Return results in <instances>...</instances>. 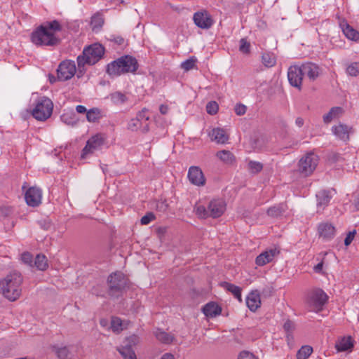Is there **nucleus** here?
I'll return each mask as SVG.
<instances>
[{
    "mask_svg": "<svg viewBox=\"0 0 359 359\" xmlns=\"http://www.w3.org/2000/svg\"><path fill=\"white\" fill-rule=\"evenodd\" d=\"M262 62L265 67H271L276 65V59L273 53H264L262 56Z\"/></svg>",
    "mask_w": 359,
    "mask_h": 359,
    "instance_id": "obj_33",
    "label": "nucleus"
},
{
    "mask_svg": "<svg viewBox=\"0 0 359 359\" xmlns=\"http://www.w3.org/2000/svg\"><path fill=\"white\" fill-rule=\"evenodd\" d=\"M248 168H249V170H250L251 172H252V173H257V172H260L262 170L263 165L259 162L250 161L248 163Z\"/></svg>",
    "mask_w": 359,
    "mask_h": 359,
    "instance_id": "obj_43",
    "label": "nucleus"
},
{
    "mask_svg": "<svg viewBox=\"0 0 359 359\" xmlns=\"http://www.w3.org/2000/svg\"><path fill=\"white\" fill-rule=\"evenodd\" d=\"M111 328L114 332H119L123 330V322L118 317H113L111 320Z\"/></svg>",
    "mask_w": 359,
    "mask_h": 359,
    "instance_id": "obj_38",
    "label": "nucleus"
},
{
    "mask_svg": "<svg viewBox=\"0 0 359 359\" xmlns=\"http://www.w3.org/2000/svg\"><path fill=\"white\" fill-rule=\"evenodd\" d=\"M353 346V340L351 336L339 337L335 344V348L338 352L351 351Z\"/></svg>",
    "mask_w": 359,
    "mask_h": 359,
    "instance_id": "obj_21",
    "label": "nucleus"
},
{
    "mask_svg": "<svg viewBox=\"0 0 359 359\" xmlns=\"http://www.w3.org/2000/svg\"><path fill=\"white\" fill-rule=\"evenodd\" d=\"M217 156L223 162L227 164H231L234 161V156L231 152L227 150H222L217 153Z\"/></svg>",
    "mask_w": 359,
    "mask_h": 359,
    "instance_id": "obj_32",
    "label": "nucleus"
},
{
    "mask_svg": "<svg viewBox=\"0 0 359 359\" xmlns=\"http://www.w3.org/2000/svg\"><path fill=\"white\" fill-rule=\"evenodd\" d=\"M318 163V157L313 153L306 154L299 161V171L304 176L311 175Z\"/></svg>",
    "mask_w": 359,
    "mask_h": 359,
    "instance_id": "obj_9",
    "label": "nucleus"
},
{
    "mask_svg": "<svg viewBox=\"0 0 359 359\" xmlns=\"http://www.w3.org/2000/svg\"><path fill=\"white\" fill-rule=\"evenodd\" d=\"M287 210V205L284 203H281L277 205H274L273 207L269 208L267 210L268 215L273 217H278L283 212H285Z\"/></svg>",
    "mask_w": 359,
    "mask_h": 359,
    "instance_id": "obj_28",
    "label": "nucleus"
},
{
    "mask_svg": "<svg viewBox=\"0 0 359 359\" xmlns=\"http://www.w3.org/2000/svg\"><path fill=\"white\" fill-rule=\"evenodd\" d=\"M279 254L280 250L277 248L268 249L256 257L255 263L259 266H264L266 264L271 262Z\"/></svg>",
    "mask_w": 359,
    "mask_h": 359,
    "instance_id": "obj_16",
    "label": "nucleus"
},
{
    "mask_svg": "<svg viewBox=\"0 0 359 359\" xmlns=\"http://www.w3.org/2000/svg\"><path fill=\"white\" fill-rule=\"evenodd\" d=\"M76 71L75 62L71 60L62 61L57 69V79L65 81L72 79Z\"/></svg>",
    "mask_w": 359,
    "mask_h": 359,
    "instance_id": "obj_10",
    "label": "nucleus"
},
{
    "mask_svg": "<svg viewBox=\"0 0 359 359\" xmlns=\"http://www.w3.org/2000/svg\"><path fill=\"white\" fill-rule=\"evenodd\" d=\"M104 320H100V324H101L102 325H104Z\"/></svg>",
    "mask_w": 359,
    "mask_h": 359,
    "instance_id": "obj_60",
    "label": "nucleus"
},
{
    "mask_svg": "<svg viewBox=\"0 0 359 359\" xmlns=\"http://www.w3.org/2000/svg\"><path fill=\"white\" fill-rule=\"evenodd\" d=\"M48 78H49V81L51 83H53L56 81L57 79L52 74H49L48 75Z\"/></svg>",
    "mask_w": 359,
    "mask_h": 359,
    "instance_id": "obj_59",
    "label": "nucleus"
},
{
    "mask_svg": "<svg viewBox=\"0 0 359 359\" xmlns=\"http://www.w3.org/2000/svg\"><path fill=\"white\" fill-rule=\"evenodd\" d=\"M156 339L161 344H170L175 340V336L161 328H156L153 332Z\"/></svg>",
    "mask_w": 359,
    "mask_h": 359,
    "instance_id": "obj_22",
    "label": "nucleus"
},
{
    "mask_svg": "<svg viewBox=\"0 0 359 359\" xmlns=\"http://www.w3.org/2000/svg\"><path fill=\"white\" fill-rule=\"evenodd\" d=\"M208 135L211 140L217 144H225L229 140V135L226 134V131L220 128H213Z\"/></svg>",
    "mask_w": 359,
    "mask_h": 359,
    "instance_id": "obj_24",
    "label": "nucleus"
},
{
    "mask_svg": "<svg viewBox=\"0 0 359 359\" xmlns=\"http://www.w3.org/2000/svg\"><path fill=\"white\" fill-rule=\"evenodd\" d=\"M346 73L351 76H357L359 74V62L351 63L346 68Z\"/></svg>",
    "mask_w": 359,
    "mask_h": 359,
    "instance_id": "obj_40",
    "label": "nucleus"
},
{
    "mask_svg": "<svg viewBox=\"0 0 359 359\" xmlns=\"http://www.w3.org/2000/svg\"><path fill=\"white\" fill-rule=\"evenodd\" d=\"M101 117V111L97 108H93L88 110L86 114V118L88 121L91 123L98 121Z\"/></svg>",
    "mask_w": 359,
    "mask_h": 359,
    "instance_id": "obj_34",
    "label": "nucleus"
},
{
    "mask_svg": "<svg viewBox=\"0 0 359 359\" xmlns=\"http://www.w3.org/2000/svg\"><path fill=\"white\" fill-rule=\"evenodd\" d=\"M159 111L161 112V114L163 115H165L168 113L169 111V107L168 105H165V104H161L159 107Z\"/></svg>",
    "mask_w": 359,
    "mask_h": 359,
    "instance_id": "obj_52",
    "label": "nucleus"
},
{
    "mask_svg": "<svg viewBox=\"0 0 359 359\" xmlns=\"http://www.w3.org/2000/svg\"><path fill=\"white\" fill-rule=\"evenodd\" d=\"M193 20L198 27L203 29H210L214 24L211 15L205 9L196 12L193 15Z\"/></svg>",
    "mask_w": 359,
    "mask_h": 359,
    "instance_id": "obj_12",
    "label": "nucleus"
},
{
    "mask_svg": "<svg viewBox=\"0 0 359 359\" xmlns=\"http://www.w3.org/2000/svg\"><path fill=\"white\" fill-rule=\"evenodd\" d=\"M327 300V295L320 288L313 290L309 297V303L315 311H320Z\"/></svg>",
    "mask_w": 359,
    "mask_h": 359,
    "instance_id": "obj_11",
    "label": "nucleus"
},
{
    "mask_svg": "<svg viewBox=\"0 0 359 359\" xmlns=\"http://www.w3.org/2000/svg\"><path fill=\"white\" fill-rule=\"evenodd\" d=\"M42 192L39 188L30 187L25 193V201L28 205L36 207L41 203Z\"/></svg>",
    "mask_w": 359,
    "mask_h": 359,
    "instance_id": "obj_15",
    "label": "nucleus"
},
{
    "mask_svg": "<svg viewBox=\"0 0 359 359\" xmlns=\"http://www.w3.org/2000/svg\"><path fill=\"white\" fill-rule=\"evenodd\" d=\"M304 72L302 70V65H292L289 67L287 72V78L291 86L301 89Z\"/></svg>",
    "mask_w": 359,
    "mask_h": 359,
    "instance_id": "obj_13",
    "label": "nucleus"
},
{
    "mask_svg": "<svg viewBox=\"0 0 359 359\" xmlns=\"http://www.w3.org/2000/svg\"><path fill=\"white\" fill-rule=\"evenodd\" d=\"M138 68L137 60L130 55H124L107 65V72L112 77L128 72L134 73Z\"/></svg>",
    "mask_w": 359,
    "mask_h": 359,
    "instance_id": "obj_4",
    "label": "nucleus"
},
{
    "mask_svg": "<svg viewBox=\"0 0 359 359\" xmlns=\"http://www.w3.org/2000/svg\"><path fill=\"white\" fill-rule=\"evenodd\" d=\"M247 107L243 104H237L234 107L235 113L238 116H242L245 114Z\"/></svg>",
    "mask_w": 359,
    "mask_h": 359,
    "instance_id": "obj_48",
    "label": "nucleus"
},
{
    "mask_svg": "<svg viewBox=\"0 0 359 359\" xmlns=\"http://www.w3.org/2000/svg\"><path fill=\"white\" fill-rule=\"evenodd\" d=\"M53 104L50 99L43 96L36 101L35 107L32 111V115L38 121H46L53 113Z\"/></svg>",
    "mask_w": 359,
    "mask_h": 359,
    "instance_id": "obj_7",
    "label": "nucleus"
},
{
    "mask_svg": "<svg viewBox=\"0 0 359 359\" xmlns=\"http://www.w3.org/2000/svg\"><path fill=\"white\" fill-rule=\"evenodd\" d=\"M302 70L310 81H315L321 74V69L313 62H306L302 65Z\"/></svg>",
    "mask_w": 359,
    "mask_h": 359,
    "instance_id": "obj_18",
    "label": "nucleus"
},
{
    "mask_svg": "<svg viewBox=\"0 0 359 359\" xmlns=\"http://www.w3.org/2000/svg\"><path fill=\"white\" fill-rule=\"evenodd\" d=\"M197 60L194 57L185 60L181 64V67L185 71H189L196 67V62Z\"/></svg>",
    "mask_w": 359,
    "mask_h": 359,
    "instance_id": "obj_41",
    "label": "nucleus"
},
{
    "mask_svg": "<svg viewBox=\"0 0 359 359\" xmlns=\"http://www.w3.org/2000/svg\"><path fill=\"white\" fill-rule=\"evenodd\" d=\"M112 40L118 45H121L124 42L123 38L120 36H114Z\"/></svg>",
    "mask_w": 359,
    "mask_h": 359,
    "instance_id": "obj_55",
    "label": "nucleus"
},
{
    "mask_svg": "<svg viewBox=\"0 0 359 359\" xmlns=\"http://www.w3.org/2000/svg\"><path fill=\"white\" fill-rule=\"evenodd\" d=\"M342 30L345 36L353 41H356L359 39V32L354 29L349 25L346 24L343 25Z\"/></svg>",
    "mask_w": 359,
    "mask_h": 359,
    "instance_id": "obj_30",
    "label": "nucleus"
},
{
    "mask_svg": "<svg viewBox=\"0 0 359 359\" xmlns=\"http://www.w3.org/2000/svg\"><path fill=\"white\" fill-rule=\"evenodd\" d=\"M202 312L208 318H215L221 314L222 308L215 302H210L202 308Z\"/></svg>",
    "mask_w": 359,
    "mask_h": 359,
    "instance_id": "obj_23",
    "label": "nucleus"
},
{
    "mask_svg": "<svg viewBox=\"0 0 359 359\" xmlns=\"http://www.w3.org/2000/svg\"><path fill=\"white\" fill-rule=\"evenodd\" d=\"M108 294L112 298L119 297L127 285V278L121 272L111 274L107 279Z\"/></svg>",
    "mask_w": 359,
    "mask_h": 359,
    "instance_id": "obj_6",
    "label": "nucleus"
},
{
    "mask_svg": "<svg viewBox=\"0 0 359 359\" xmlns=\"http://www.w3.org/2000/svg\"><path fill=\"white\" fill-rule=\"evenodd\" d=\"M155 219V215L153 212H147L144 216L141 218V224L143 225L149 224L151 221Z\"/></svg>",
    "mask_w": 359,
    "mask_h": 359,
    "instance_id": "obj_47",
    "label": "nucleus"
},
{
    "mask_svg": "<svg viewBox=\"0 0 359 359\" xmlns=\"http://www.w3.org/2000/svg\"><path fill=\"white\" fill-rule=\"evenodd\" d=\"M226 210V203L222 199H214L209 202L208 207L198 205L196 207V214L198 217L217 218L223 215Z\"/></svg>",
    "mask_w": 359,
    "mask_h": 359,
    "instance_id": "obj_5",
    "label": "nucleus"
},
{
    "mask_svg": "<svg viewBox=\"0 0 359 359\" xmlns=\"http://www.w3.org/2000/svg\"><path fill=\"white\" fill-rule=\"evenodd\" d=\"M111 100L115 104H122L127 101L126 95L121 92H115L110 95Z\"/></svg>",
    "mask_w": 359,
    "mask_h": 359,
    "instance_id": "obj_35",
    "label": "nucleus"
},
{
    "mask_svg": "<svg viewBox=\"0 0 359 359\" xmlns=\"http://www.w3.org/2000/svg\"><path fill=\"white\" fill-rule=\"evenodd\" d=\"M295 123L298 127L301 128L304 125V119L301 117H298L296 118Z\"/></svg>",
    "mask_w": 359,
    "mask_h": 359,
    "instance_id": "obj_57",
    "label": "nucleus"
},
{
    "mask_svg": "<svg viewBox=\"0 0 359 359\" xmlns=\"http://www.w3.org/2000/svg\"><path fill=\"white\" fill-rule=\"evenodd\" d=\"M218 104L215 101L210 102L206 105V111L211 115L215 114L218 111Z\"/></svg>",
    "mask_w": 359,
    "mask_h": 359,
    "instance_id": "obj_44",
    "label": "nucleus"
},
{
    "mask_svg": "<svg viewBox=\"0 0 359 359\" xmlns=\"http://www.w3.org/2000/svg\"><path fill=\"white\" fill-rule=\"evenodd\" d=\"M104 48L100 43H93L86 47L81 55L77 57L79 74L85 72V65H93L102 59Z\"/></svg>",
    "mask_w": 359,
    "mask_h": 359,
    "instance_id": "obj_3",
    "label": "nucleus"
},
{
    "mask_svg": "<svg viewBox=\"0 0 359 359\" xmlns=\"http://www.w3.org/2000/svg\"><path fill=\"white\" fill-rule=\"evenodd\" d=\"M350 130L351 128L346 125L341 123L332 127L334 134L343 141H348L349 140Z\"/></svg>",
    "mask_w": 359,
    "mask_h": 359,
    "instance_id": "obj_26",
    "label": "nucleus"
},
{
    "mask_svg": "<svg viewBox=\"0 0 359 359\" xmlns=\"http://www.w3.org/2000/svg\"><path fill=\"white\" fill-rule=\"evenodd\" d=\"M313 352L310 346H303L297 353V359H307Z\"/></svg>",
    "mask_w": 359,
    "mask_h": 359,
    "instance_id": "obj_36",
    "label": "nucleus"
},
{
    "mask_svg": "<svg viewBox=\"0 0 359 359\" xmlns=\"http://www.w3.org/2000/svg\"><path fill=\"white\" fill-rule=\"evenodd\" d=\"M250 43L245 39H241L240 40V47L239 50L241 52L243 53H250Z\"/></svg>",
    "mask_w": 359,
    "mask_h": 359,
    "instance_id": "obj_46",
    "label": "nucleus"
},
{
    "mask_svg": "<svg viewBox=\"0 0 359 359\" xmlns=\"http://www.w3.org/2000/svg\"><path fill=\"white\" fill-rule=\"evenodd\" d=\"M355 233H356L355 230L348 232V233L346 235V237L345 238V240H344V244L346 246H348L351 243V242L353 241V240L354 238Z\"/></svg>",
    "mask_w": 359,
    "mask_h": 359,
    "instance_id": "obj_50",
    "label": "nucleus"
},
{
    "mask_svg": "<svg viewBox=\"0 0 359 359\" xmlns=\"http://www.w3.org/2000/svg\"><path fill=\"white\" fill-rule=\"evenodd\" d=\"M76 111L79 114H84V113L87 114V111H88L86 108L84 106H83V105H78V106H76Z\"/></svg>",
    "mask_w": 359,
    "mask_h": 359,
    "instance_id": "obj_53",
    "label": "nucleus"
},
{
    "mask_svg": "<svg viewBox=\"0 0 359 359\" xmlns=\"http://www.w3.org/2000/svg\"><path fill=\"white\" fill-rule=\"evenodd\" d=\"M246 304L251 311H256L261 306L260 294L258 291L250 292L246 298Z\"/></svg>",
    "mask_w": 359,
    "mask_h": 359,
    "instance_id": "obj_25",
    "label": "nucleus"
},
{
    "mask_svg": "<svg viewBox=\"0 0 359 359\" xmlns=\"http://www.w3.org/2000/svg\"><path fill=\"white\" fill-rule=\"evenodd\" d=\"M318 231L320 238L328 241L334 238L335 228L330 223H321L318 225Z\"/></svg>",
    "mask_w": 359,
    "mask_h": 359,
    "instance_id": "obj_20",
    "label": "nucleus"
},
{
    "mask_svg": "<svg viewBox=\"0 0 359 359\" xmlns=\"http://www.w3.org/2000/svg\"><path fill=\"white\" fill-rule=\"evenodd\" d=\"M21 261L22 263L30 267L33 266V256L28 252H25L21 255Z\"/></svg>",
    "mask_w": 359,
    "mask_h": 359,
    "instance_id": "obj_42",
    "label": "nucleus"
},
{
    "mask_svg": "<svg viewBox=\"0 0 359 359\" xmlns=\"http://www.w3.org/2000/svg\"><path fill=\"white\" fill-rule=\"evenodd\" d=\"M332 196L330 191L321 190L316 194L317 199V212H322L325 208L329 205Z\"/></svg>",
    "mask_w": 359,
    "mask_h": 359,
    "instance_id": "obj_19",
    "label": "nucleus"
},
{
    "mask_svg": "<svg viewBox=\"0 0 359 359\" xmlns=\"http://www.w3.org/2000/svg\"><path fill=\"white\" fill-rule=\"evenodd\" d=\"M222 285L224 286V287L228 290L229 292H230L231 293H232V294H233V296L239 301V302H242V298H241V288L238 286H236L233 284H231V283H227V282H224L222 283Z\"/></svg>",
    "mask_w": 359,
    "mask_h": 359,
    "instance_id": "obj_29",
    "label": "nucleus"
},
{
    "mask_svg": "<svg viewBox=\"0 0 359 359\" xmlns=\"http://www.w3.org/2000/svg\"><path fill=\"white\" fill-rule=\"evenodd\" d=\"M90 24L93 30L101 28L104 24L102 15L100 13L94 15L91 18Z\"/></svg>",
    "mask_w": 359,
    "mask_h": 359,
    "instance_id": "obj_37",
    "label": "nucleus"
},
{
    "mask_svg": "<svg viewBox=\"0 0 359 359\" xmlns=\"http://www.w3.org/2000/svg\"><path fill=\"white\" fill-rule=\"evenodd\" d=\"M35 266L39 270H46L48 266L46 256L43 255H36L33 263V266Z\"/></svg>",
    "mask_w": 359,
    "mask_h": 359,
    "instance_id": "obj_31",
    "label": "nucleus"
},
{
    "mask_svg": "<svg viewBox=\"0 0 359 359\" xmlns=\"http://www.w3.org/2000/svg\"><path fill=\"white\" fill-rule=\"evenodd\" d=\"M323 263H318L316 266H314V270L316 272H320L323 269Z\"/></svg>",
    "mask_w": 359,
    "mask_h": 359,
    "instance_id": "obj_58",
    "label": "nucleus"
},
{
    "mask_svg": "<svg viewBox=\"0 0 359 359\" xmlns=\"http://www.w3.org/2000/svg\"><path fill=\"white\" fill-rule=\"evenodd\" d=\"M104 142V140L102 135L97 134L90 138L83 148L81 154V158H84L85 156L90 153L101 148Z\"/></svg>",
    "mask_w": 359,
    "mask_h": 359,
    "instance_id": "obj_14",
    "label": "nucleus"
},
{
    "mask_svg": "<svg viewBox=\"0 0 359 359\" xmlns=\"http://www.w3.org/2000/svg\"><path fill=\"white\" fill-rule=\"evenodd\" d=\"M283 328L285 331L287 333V337H289V334L293 331L294 329V323L290 320H287L283 325Z\"/></svg>",
    "mask_w": 359,
    "mask_h": 359,
    "instance_id": "obj_49",
    "label": "nucleus"
},
{
    "mask_svg": "<svg viewBox=\"0 0 359 359\" xmlns=\"http://www.w3.org/2000/svg\"><path fill=\"white\" fill-rule=\"evenodd\" d=\"M161 359H175V357L172 353H164L161 357Z\"/></svg>",
    "mask_w": 359,
    "mask_h": 359,
    "instance_id": "obj_56",
    "label": "nucleus"
},
{
    "mask_svg": "<svg viewBox=\"0 0 359 359\" xmlns=\"http://www.w3.org/2000/svg\"><path fill=\"white\" fill-rule=\"evenodd\" d=\"M188 178L191 184L196 186L205 184V180L201 168L197 166H191L188 171Z\"/></svg>",
    "mask_w": 359,
    "mask_h": 359,
    "instance_id": "obj_17",
    "label": "nucleus"
},
{
    "mask_svg": "<svg viewBox=\"0 0 359 359\" xmlns=\"http://www.w3.org/2000/svg\"><path fill=\"white\" fill-rule=\"evenodd\" d=\"M145 108L139 111L135 118L129 121L127 128L133 132L140 130L143 133H147L149 130V116Z\"/></svg>",
    "mask_w": 359,
    "mask_h": 359,
    "instance_id": "obj_8",
    "label": "nucleus"
},
{
    "mask_svg": "<svg viewBox=\"0 0 359 359\" xmlns=\"http://www.w3.org/2000/svg\"><path fill=\"white\" fill-rule=\"evenodd\" d=\"M238 359H258L255 355L248 351H243L240 353Z\"/></svg>",
    "mask_w": 359,
    "mask_h": 359,
    "instance_id": "obj_51",
    "label": "nucleus"
},
{
    "mask_svg": "<svg viewBox=\"0 0 359 359\" xmlns=\"http://www.w3.org/2000/svg\"><path fill=\"white\" fill-rule=\"evenodd\" d=\"M129 341L133 344H136L139 342L140 338L137 335H132L128 339Z\"/></svg>",
    "mask_w": 359,
    "mask_h": 359,
    "instance_id": "obj_54",
    "label": "nucleus"
},
{
    "mask_svg": "<svg viewBox=\"0 0 359 359\" xmlns=\"http://www.w3.org/2000/svg\"><path fill=\"white\" fill-rule=\"evenodd\" d=\"M344 113L343 108L340 107H333L329 112L323 116V121L325 123H330L333 119L341 116Z\"/></svg>",
    "mask_w": 359,
    "mask_h": 359,
    "instance_id": "obj_27",
    "label": "nucleus"
},
{
    "mask_svg": "<svg viewBox=\"0 0 359 359\" xmlns=\"http://www.w3.org/2000/svg\"><path fill=\"white\" fill-rule=\"evenodd\" d=\"M55 353L59 359H67L69 355V350L66 346L57 348H55Z\"/></svg>",
    "mask_w": 359,
    "mask_h": 359,
    "instance_id": "obj_45",
    "label": "nucleus"
},
{
    "mask_svg": "<svg viewBox=\"0 0 359 359\" xmlns=\"http://www.w3.org/2000/svg\"><path fill=\"white\" fill-rule=\"evenodd\" d=\"M119 352L124 359H137L134 351L130 346L123 347Z\"/></svg>",
    "mask_w": 359,
    "mask_h": 359,
    "instance_id": "obj_39",
    "label": "nucleus"
},
{
    "mask_svg": "<svg viewBox=\"0 0 359 359\" xmlns=\"http://www.w3.org/2000/svg\"><path fill=\"white\" fill-rule=\"evenodd\" d=\"M22 277L20 272L13 271L0 279V293L10 301L17 300L21 295Z\"/></svg>",
    "mask_w": 359,
    "mask_h": 359,
    "instance_id": "obj_2",
    "label": "nucleus"
},
{
    "mask_svg": "<svg viewBox=\"0 0 359 359\" xmlns=\"http://www.w3.org/2000/svg\"><path fill=\"white\" fill-rule=\"evenodd\" d=\"M62 30L59 21L55 20L46 22L34 31L31 36L32 41L38 46H55L60 43V39L55 34Z\"/></svg>",
    "mask_w": 359,
    "mask_h": 359,
    "instance_id": "obj_1",
    "label": "nucleus"
}]
</instances>
